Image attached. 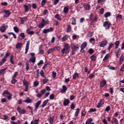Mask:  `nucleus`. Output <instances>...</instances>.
Listing matches in <instances>:
<instances>
[{"mask_svg": "<svg viewBox=\"0 0 124 124\" xmlns=\"http://www.w3.org/2000/svg\"><path fill=\"white\" fill-rule=\"evenodd\" d=\"M49 98L51 100H53V99H54L55 98V94H51L50 95H49Z\"/></svg>", "mask_w": 124, "mask_h": 124, "instance_id": "46", "label": "nucleus"}, {"mask_svg": "<svg viewBox=\"0 0 124 124\" xmlns=\"http://www.w3.org/2000/svg\"><path fill=\"white\" fill-rule=\"evenodd\" d=\"M45 27V25H44L42 22L40 23L38 25V28L39 29H43Z\"/></svg>", "mask_w": 124, "mask_h": 124, "instance_id": "43", "label": "nucleus"}, {"mask_svg": "<svg viewBox=\"0 0 124 124\" xmlns=\"http://www.w3.org/2000/svg\"><path fill=\"white\" fill-rule=\"evenodd\" d=\"M14 30L15 32H19V28L16 26L14 27Z\"/></svg>", "mask_w": 124, "mask_h": 124, "instance_id": "47", "label": "nucleus"}, {"mask_svg": "<svg viewBox=\"0 0 124 124\" xmlns=\"http://www.w3.org/2000/svg\"><path fill=\"white\" fill-rule=\"evenodd\" d=\"M7 99L9 100H10L11 99H12V94H11V93H10V94H9L7 96Z\"/></svg>", "mask_w": 124, "mask_h": 124, "instance_id": "49", "label": "nucleus"}, {"mask_svg": "<svg viewBox=\"0 0 124 124\" xmlns=\"http://www.w3.org/2000/svg\"><path fill=\"white\" fill-rule=\"evenodd\" d=\"M124 61V55L122 54L119 59V64H123V62Z\"/></svg>", "mask_w": 124, "mask_h": 124, "instance_id": "18", "label": "nucleus"}, {"mask_svg": "<svg viewBox=\"0 0 124 124\" xmlns=\"http://www.w3.org/2000/svg\"><path fill=\"white\" fill-rule=\"evenodd\" d=\"M62 89H61V93H64L66 91H67V88L66 87V86L65 85H63L62 86Z\"/></svg>", "mask_w": 124, "mask_h": 124, "instance_id": "15", "label": "nucleus"}, {"mask_svg": "<svg viewBox=\"0 0 124 124\" xmlns=\"http://www.w3.org/2000/svg\"><path fill=\"white\" fill-rule=\"evenodd\" d=\"M68 37H69V36L68 35H65L62 38V41H65V40H67L68 39Z\"/></svg>", "mask_w": 124, "mask_h": 124, "instance_id": "35", "label": "nucleus"}, {"mask_svg": "<svg viewBox=\"0 0 124 124\" xmlns=\"http://www.w3.org/2000/svg\"><path fill=\"white\" fill-rule=\"evenodd\" d=\"M72 31V28H71V26L68 25L66 29L67 32H70Z\"/></svg>", "mask_w": 124, "mask_h": 124, "instance_id": "32", "label": "nucleus"}, {"mask_svg": "<svg viewBox=\"0 0 124 124\" xmlns=\"http://www.w3.org/2000/svg\"><path fill=\"white\" fill-rule=\"evenodd\" d=\"M110 16H111V13L107 12L106 14H105L104 17H105V18H107L108 17H110Z\"/></svg>", "mask_w": 124, "mask_h": 124, "instance_id": "42", "label": "nucleus"}, {"mask_svg": "<svg viewBox=\"0 0 124 124\" xmlns=\"http://www.w3.org/2000/svg\"><path fill=\"white\" fill-rule=\"evenodd\" d=\"M20 19L21 20V24H22V25H24V24H25V22H26V21H28V16L20 17Z\"/></svg>", "mask_w": 124, "mask_h": 124, "instance_id": "11", "label": "nucleus"}, {"mask_svg": "<svg viewBox=\"0 0 124 124\" xmlns=\"http://www.w3.org/2000/svg\"><path fill=\"white\" fill-rule=\"evenodd\" d=\"M40 74L41 76L42 77V78H44V79H42V82L43 84H45L46 83L49 81V79L45 76V74L44 73V71L43 70H41L40 72Z\"/></svg>", "mask_w": 124, "mask_h": 124, "instance_id": "2", "label": "nucleus"}, {"mask_svg": "<svg viewBox=\"0 0 124 124\" xmlns=\"http://www.w3.org/2000/svg\"><path fill=\"white\" fill-rule=\"evenodd\" d=\"M108 43V42L106 40H103L102 42H101L99 46L100 47H105L106 45H107Z\"/></svg>", "mask_w": 124, "mask_h": 124, "instance_id": "9", "label": "nucleus"}, {"mask_svg": "<svg viewBox=\"0 0 124 124\" xmlns=\"http://www.w3.org/2000/svg\"><path fill=\"white\" fill-rule=\"evenodd\" d=\"M40 104H41V101H38L35 105V110H37V109H38Z\"/></svg>", "mask_w": 124, "mask_h": 124, "instance_id": "20", "label": "nucleus"}, {"mask_svg": "<svg viewBox=\"0 0 124 124\" xmlns=\"http://www.w3.org/2000/svg\"><path fill=\"white\" fill-rule=\"evenodd\" d=\"M54 28L50 27L49 29H44L42 31L43 33H45V34H46V33H48V32H52V31H53Z\"/></svg>", "mask_w": 124, "mask_h": 124, "instance_id": "3", "label": "nucleus"}, {"mask_svg": "<svg viewBox=\"0 0 124 124\" xmlns=\"http://www.w3.org/2000/svg\"><path fill=\"white\" fill-rule=\"evenodd\" d=\"M42 23L44 25V26H46V25H48L49 24V20H46L44 19H42Z\"/></svg>", "mask_w": 124, "mask_h": 124, "instance_id": "26", "label": "nucleus"}, {"mask_svg": "<svg viewBox=\"0 0 124 124\" xmlns=\"http://www.w3.org/2000/svg\"><path fill=\"white\" fill-rule=\"evenodd\" d=\"M79 113H80V108H77L76 109V112L75 113L74 117L75 118H77L79 115Z\"/></svg>", "mask_w": 124, "mask_h": 124, "instance_id": "17", "label": "nucleus"}, {"mask_svg": "<svg viewBox=\"0 0 124 124\" xmlns=\"http://www.w3.org/2000/svg\"><path fill=\"white\" fill-rule=\"evenodd\" d=\"M55 18H56V19H57V20H59V21L62 20V17L59 14H56L55 15Z\"/></svg>", "mask_w": 124, "mask_h": 124, "instance_id": "41", "label": "nucleus"}, {"mask_svg": "<svg viewBox=\"0 0 124 124\" xmlns=\"http://www.w3.org/2000/svg\"><path fill=\"white\" fill-rule=\"evenodd\" d=\"M10 93H9V92H8V91L7 90H5L3 91V93H2V95L3 96H6V95H8L9 94H10Z\"/></svg>", "mask_w": 124, "mask_h": 124, "instance_id": "28", "label": "nucleus"}, {"mask_svg": "<svg viewBox=\"0 0 124 124\" xmlns=\"http://www.w3.org/2000/svg\"><path fill=\"white\" fill-rule=\"evenodd\" d=\"M3 13L5 14V15H3L4 18L9 17V16H10V15H11V13L10 12V11L7 10H4Z\"/></svg>", "mask_w": 124, "mask_h": 124, "instance_id": "4", "label": "nucleus"}, {"mask_svg": "<svg viewBox=\"0 0 124 124\" xmlns=\"http://www.w3.org/2000/svg\"><path fill=\"white\" fill-rule=\"evenodd\" d=\"M0 31L1 32H4L6 31V27L4 26H2L0 28Z\"/></svg>", "mask_w": 124, "mask_h": 124, "instance_id": "27", "label": "nucleus"}, {"mask_svg": "<svg viewBox=\"0 0 124 124\" xmlns=\"http://www.w3.org/2000/svg\"><path fill=\"white\" fill-rule=\"evenodd\" d=\"M49 123L50 124H53L54 123V117H51L49 118Z\"/></svg>", "mask_w": 124, "mask_h": 124, "instance_id": "40", "label": "nucleus"}, {"mask_svg": "<svg viewBox=\"0 0 124 124\" xmlns=\"http://www.w3.org/2000/svg\"><path fill=\"white\" fill-rule=\"evenodd\" d=\"M110 26H111V23L108 21H105L104 23L103 26L105 28L106 30H109L110 29Z\"/></svg>", "mask_w": 124, "mask_h": 124, "instance_id": "6", "label": "nucleus"}, {"mask_svg": "<svg viewBox=\"0 0 124 124\" xmlns=\"http://www.w3.org/2000/svg\"><path fill=\"white\" fill-rule=\"evenodd\" d=\"M29 49H30V41H28L26 44V48H25V54H28L29 52Z\"/></svg>", "mask_w": 124, "mask_h": 124, "instance_id": "10", "label": "nucleus"}, {"mask_svg": "<svg viewBox=\"0 0 124 124\" xmlns=\"http://www.w3.org/2000/svg\"><path fill=\"white\" fill-rule=\"evenodd\" d=\"M99 13L100 14H103V13H104V8L100 9L99 11Z\"/></svg>", "mask_w": 124, "mask_h": 124, "instance_id": "59", "label": "nucleus"}, {"mask_svg": "<svg viewBox=\"0 0 124 124\" xmlns=\"http://www.w3.org/2000/svg\"><path fill=\"white\" fill-rule=\"evenodd\" d=\"M120 71H122V72H124V64H123V65L121 66Z\"/></svg>", "mask_w": 124, "mask_h": 124, "instance_id": "64", "label": "nucleus"}, {"mask_svg": "<svg viewBox=\"0 0 124 124\" xmlns=\"http://www.w3.org/2000/svg\"><path fill=\"white\" fill-rule=\"evenodd\" d=\"M94 52L93 49V48H90L89 50V54H90V55H92V54H93Z\"/></svg>", "mask_w": 124, "mask_h": 124, "instance_id": "55", "label": "nucleus"}, {"mask_svg": "<svg viewBox=\"0 0 124 124\" xmlns=\"http://www.w3.org/2000/svg\"><path fill=\"white\" fill-rule=\"evenodd\" d=\"M83 6L84 7V9H86V10H91V6L90 4L88 3H84Z\"/></svg>", "mask_w": 124, "mask_h": 124, "instance_id": "14", "label": "nucleus"}, {"mask_svg": "<svg viewBox=\"0 0 124 124\" xmlns=\"http://www.w3.org/2000/svg\"><path fill=\"white\" fill-rule=\"evenodd\" d=\"M72 25H76V19L75 18L72 21Z\"/></svg>", "mask_w": 124, "mask_h": 124, "instance_id": "63", "label": "nucleus"}, {"mask_svg": "<svg viewBox=\"0 0 124 124\" xmlns=\"http://www.w3.org/2000/svg\"><path fill=\"white\" fill-rule=\"evenodd\" d=\"M71 47L72 50H74V51H77V50L79 49V46H78V45H75L74 43H72L71 45Z\"/></svg>", "mask_w": 124, "mask_h": 124, "instance_id": "8", "label": "nucleus"}, {"mask_svg": "<svg viewBox=\"0 0 124 124\" xmlns=\"http://www.w3.org/2000/svg\"><path fill=\"white\" fill-rule=\"evenodd\" d=\"M113 45H114V44H113V43H109L108 47V49L109 51V52H110V50H111V48H112V47H113Z\"/></svg>", "mask_w": 124, "mask_h": 124, "instance_id": "44", "label": "nucleus"}, {"mask_svg": "<svg viewBox=\"0 0 124 124\" xmlns=\"http://www.w3.org/2000/svg\"><path fill=\"white\" fill-rule=\"evenodd\" d=\"M23 6L24 7L25 12H29V10L31 8V5L30 3L28 4V5L24 4L23 5Z\"/></svg>", "mask_w": 124, "mask_h": 124, "instance_id": "7", "label": "nucleus"}, {"mask_svg": "<svg viewBox=\"0 0 124 124\" xmlns=\"http://www.w3.org/2000/svg\"><path fill=\"white\" fill-rule=\"evenodd\" d=\"M79 77H80V76H79V74L76 72L74 74L73 76V79H76V78H79Z\"/></svg>", "mask_w": 124, "mask_h": 124, "instance_id": "23", "label": "nucleus"}, {"mask_svg": "<svg viewBox=\"0 0 124 124\" xmlns=\"http://www.w3.org/2000/svg\"><path fill=\"white\" fill-rule=\"evenodd\" d=\"M17 111L19 113V114H26L27 113V111L25 108H23V109H21V108L20 107H17L16 108Z\"/></svg>", "mask_w": 124, "mask_h": 124, "instance_id": "5", "label": "nucleus"}, {"mask_svg": "<svg viewBox=\"0 0 124 124\" xmlns=\"http://www.w3.org/2000/svg\"><path fill=\"white\" fill-rule=\"evenodd\" d=\"M111 124H119V121L117 118H113L111 121Z\"/></svg>", "mask_w": 124, "mask_h": 124, "instance_id": "25", "label": "nucleus"}, {"mask_svg": "<svg viewBox=\"0 0 124 124\" xmlns=\"http://www.w3.org/2000/svg\"><path fill=\"white\" fill-rule=\"evenodd\" d=\"M96 109L95 108H90L89 110V113H92V112H95Z\"/></svg>", "mask_w": 124, "mask_h": 124, "instance_id": "60", "label": "nucleus"}, {"mask_svg": "<svg viewBox=\"0 0 124 124\" xmlns=\"http://www.w3.org/2000/svg\"><path fill=\"white\" fill-rule=\"evenodd\" d=\"M39 123V119H35L34 120L33 124H38Z\"/></svg>", "mask_w": 124, "mask_h": 124, "instance_id": "61", "label": "nucleus"}, {"mask_svg": "<svg viewBox=\"0 0 124 124\" xmlns=\"http://www.w3.org/2000/svg\"><path fill=\"white\" fill-rule=\"evenodd\" d=\"M52 77L55 79L57 77V73L54 71L52 72Z\"/></svg>", "mask_w": 124, "mask_h": 124, "instance_id": "51", "label": "nucleus"}, {"mask_svg": "<svg viewBox=\"0 0 124 124\" xmlns=\"http://www.w3.org/2000/svg\"><path fill=\"white\" fill-rule=\"evenodd\" d=\"M68 11H69V9L68 8V6H65L63 10V12L64 13H68Z\"/></svg>", "mask_w": 124, "mask_h": 124, "instance_id": "22", "label": "nucleus"}, {"mask_svg": "<svg viewBox=\"0 0 124 124\" xmlns=\"http://www.w3.org/2000/svg\"><path fill=\"white\" fill-rule=\"evenodd\" d=\"M93 118H89L86 120V122L85 123L86 124H90L92 123V122H93Z\"/></svg>", "mask_w": 124, "mask_h": 124, "instance_id": "31", "label": "nucleus"}, {"mask_svg": "<svg viewBox=\"0 0 124 124\" xmlns=\"http://www.w3.org/2000/svg\"><path fill=\"white\" fill-rule=\"evenodd\" d=\"M90 59L92 62H95V60H96V56L95 55H93L91 56Z\"/></svg>", "mask_w": 124, "mask_h": 124, "instance_id": "33", "label": "nucleus"}, {"mask_svg": "<svg viewBox=\"0 0 124 124\" xmlns=\"http://www.w3.org/2000/svg\"><path fill=\"white\" fill-rule=\"evenodd\" d=\"M109 56H110V55L109 54H106V55L104 58L103 61H106V60H108V58H109Z\"/></svg>", "mask_w": 124, "mask_h": 124, "instance_id": "45", "label": "nucleus"}, {"mask_svg": "<svg viewBox=\"0 0 124 124\" xmlns=\"http://www.w3.org/2000/svg\"><path fill=\"white\" fill-rule=\"evenodd\" d=\"M93 32L90 31V32H88V34L87 35L89 37H92V36H93Z\"/></svg>", "mask_w": 124, "mask_h": 124, "instance_id": "53", "label": "nucleus"}, {"mask_svg": "<svg viewBox=\"0 0 124 124\" xmlns=\"http://www.w3.org/2000/svg\"><path fill=\"white\" fill-rule=\"evenodd\" d=\"M45 4H46V0H43L41 2L42 6H44Z\"/></svg>", "mask_w": 124, "mask_h": 124, "instance_id": "56", "label": "nucleus"}, {"mask_svg": "<svg viewBox=\"0 0 124 124\" xmlns=\"http://www.w3.org/2000/svg\"><path fill=\"white\" fill-rule=\"evenodd\" d=\"M6 69H7V68H4L0 70V75H3V74H4V72Z\"/></svg>", "mask_w": 124, "mask_h": 124, "instance_id": "36", "label": "nucleus"}, {"mask_svg": "<svg viewBox=\"0 0 124 124\" xmlns=\"http://www.w3.org/2000/svg\"><path fill=\"white\" fill-rule=\"evenodd\" d=\"M11 124H20V121H17V122H14V121H12L11 122Z\"/></svg>", "mask_w": 124, "mask_h": 124, "instance_id": "54", "label": "nucleus"}, {"mask_svg": "<svg viewBox=\"0 0 124 124\" xmlns=\"http://www.w3.org/2000/svg\"><path fill=\"white\" fill-rule=\"evenodd\" d=\"M70 48V46H69V44L67 43H65L64 45V48H62L61 50V53L63 56L64 54H66L67 55L68 54H69V49Z\"/></svg>", "mask_w": 124, "mask_h": 124, "instance_id": "1", "label": "nucleus"}, {"mask_svg": "<svg viewBox=\"0 0 124 124\" xmlns=\"http://www.w3.org/2000/svg\"><path fill=\"white\" fill-rule=\"evenodd\" d=\"M16 82H17V80L15 78H12V79L11 80L12 84H16Z\"/></svg>", "mask_w": 124, "mask_h": 124, "instance_id": "48", "label": "nucleus"}, {"mask_svg": "<svg viewBox=\"0 0 124 124\" xmlns=\"http://www.w3.org/2000/svg\"><path fill=\"white\" fill-rule=\"evenodd\" d=\"M22 46H23V44L21 43H17L16 45V48L20 49L21 48Z\"/></svg>", "mask_w": 124, "mask_h": 124, "instance_id": "29", "label": "nucleus"}, {"mask_svg": "<svg viewBox=\"0 0 124 124\" xmlns=\"http://www.w3.org/2000/svg\"><path fill=\"white\" fill-rule=\"evenodd\" d=\"M17 76H18V72H16L13 75L12 78H16V77H17Z\"/></svg>", "mask_w": 124, "mask_h": 124, "instance_id": "52", "label": "nucleus"}, {"mask_svg": "<svg viewBox=\"0 0 124 124\" xmlns=\"http://www.w3.org/2000/svg\"><path fill=\"white\" fill-rule=\"evenodd\" d=\"M23 83L25 87H29V81L26 80V79L23 80Z\"/></svg>", "mask_w": 124, "mask_h": 124, "instance_id": "34", "label": "nucleus"}, {"mask_svg": "<svg viewBox=\"0 0 124 124\" xmlns=\"http://www.w3.org/2000/svg\"><path fill=\"white\" fill-rule=\"evenodd\" d=\"M85 116H86V111H85V109H84L81 112V117H85Z\"/></svg>", "mask_w": 124, "mask_h": 124, "instance_id": "50", "label": "nucleus"}, {"mask_svg": "<svg viewBox=\"0 0 124 124\" xmlns=\"http://www.w3.org/2000/svg\"><path fill=\"white\" fill-rule=\"evenodd\" d=\"M87 46H88V43H87V42H84L81 44V46H80V48H81L80 51H82V50H83V49H85V48H86V47H87Z\"/></svg>", "mask_w": 124, "mask_h": 124, "instance_id": "13", "label": "nucleus"}, {"mask_svg": "<svg viewBox=\"0 0 124 124\" xmlns=\"http://www.w3.org/2000/svg\"><path fill=\"white\" fill-rule=\"evenodd\" d=\"M23 102L26 103H31L32 102V99L30 98V97H27L26 100H23Z\"/></svg>", "mask_w": 124, "mask_h": 124, "instance_id": "16", "label": "nucleus"}, {"mask_svg": "<svg viewBox=\"0 0 124 124\" xmlns=\"http://www.w3.org/2000/svg\"><path fill=\"white\" fill-rule=\"evenodd\" d=\"M95 39L94 38H91L89 40V42L90 43H93V42H94Z\"/></svg>", "mask_w": 124, "mask_h": 124, "instance_id": "57", "label": "nucleus"}, {"mask_svg": "<svg viewBox=\"0 0 124 124\" xmlns=\"http://www.w3.org/2000/svg\"><path fill=\"white\" fill-rule=\"evenodd\" d=\"M6 60H7V58H6L5 57H4L2 59V61L0 62V65H3V63H4V62H6Z\"/></svg>", "mask_w": 124, "mask_h": 124, "instance_id": "37", "label": "nucleus"}, {"mask_svg": "<svg viewBox=\"0 0 124 124\" xmlns=\"http://www.w3.org/2000/svg\"><path fill=\"white\" fill-rule=\"evenodd\" d=\"M123 18V16L120 14H118L116 16V20L117 21H121Z\"/></svg>", "mask_w": 124, "mask_h": 124, "instance_id": "24", "label": "nucleus"}, {"mask_svg": "<svg viewBox=\"0 0 124 124\" xmlns=\"http://www.w3.org/2000/svg\"><path fill=\"white\" fill-rule=\"evenodd\" d=\"M69 102H70V101L69 99H65L63 102V105L64 106H67L69 104Z\"/></svg>", "mask_w": 124, "mask_h": 124, "instance_id": "21", "label": "nucleus"}, {"mask_svg": "<svg viewBox=\"0 0 124 124\" xmlns=\"http://www.w3.org/2000/svg\"><path fill=\"white\" fill-rule=\"evenodd\" d=\"M107 84V82L106 81V80H103L100 83V87L103 88V87H104V86L106 85Z\"/></svg>", "mask_w": 124, "mask_h": 124, "instance_id": "19", "label": "nucleus"}, {"mask_svg": "<svg viewBox=\"0 0 124 124\" xmlns=\"http://www.w3.org/2000/svg\"><path fill=\"white\" fill-rule=\"evenodd\" d=\"M26 70L30 69V64H29V62H27L26 63Z\"/></svg>", "mask_w": 124, "mask_h": 124, "instance_id": "58", "label": "nucleus"}, {"mask_svg": "<svg viewBox=\"0 0 124 124\" xmlns=\"http://www.w3.org/2000/svg\"><path fill=\"white\" fill-rule=\"evenodd\" d=\"M103 104H104V101H103V99H101L98 103L97 108H100L101 106H102Z\"/></svg>", "mask_w": 124, "mask_h": 124, "instance_id": "12", "label": "nucleus"}, {"mask_svg": "<svg viewBox=\"0 0 124 124\" xmlns=\"http://www.w3.org/2000/svg\"><path fill=\"white\" fill-rule=\"evenodd\" d=\"M49 102V100L47 99L45 100L42 105V107L43 108L44 107H45V106H46V105H47V103H48V102Z\"/></svg>", "mask_w": 124, "mask_h": 124, "instance_id": "30", "label": "nucleus"}, {"mask_svg": "<svg viewBox=\"0 0 124 124\" xmlns=\"http://www.w3.org/2000/svg\"><path fill=\"white\" fill-rule=\"evenodd\" d=\"M35 57H31L30 59L29 62H32L33 63H34L35 62Z\"/></svg>", "mask_w": 124, "mask_h": 124, "instance_id": "38", "label": "nucleus"}, {"mask_svg": "<svg viewBox=\"0 0 124 124\" xmlns=\"http://www.w3.org/2000/svg\"><path fill=\"white\" fill-rule=\"evenodd\" d=\"M55 51V48H49L47 51V54H52Z\"/></svg>", "mask_w": 124, "mask_h": 124, "instance_id": "39", "label": "nucleus"}, {"mask_svg": "<svg viewBox=\"0 0 124 124\" xmlns=\"http://www.w3.org/2000/svg\"><path fill=\"white\" fill-rule=\"evenodd\" d=\"M45 93H46V90H45V89H42L41 91V93L42 95L44 94Z\"/></svg>", "mask_w": 124, "mask_h": 124, "instance_id": "62", "label": "nucleus"}]
</instances>
